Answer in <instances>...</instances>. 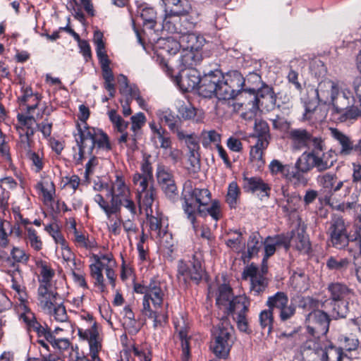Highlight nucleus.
<instances>
[{
  "label": "nucleus",
  "mask_w": 361,
  "mask_h": 361,
  "mask_svg": "<svg viewBox=\"0 0 361 361\" xmlns=\"http://www.w3.org/2000/svg\"><path fill=\"white\" fill-rule=\"evenodd\" d=\"M164 6V18L162 20V29H165V23L170 22L174 25L181 23L184 19L176 17L186 16L191 10L188 0H161Z\"/></svg>",
  "instance_id": "7"
},
{
  "label": "nucleus",
  "mask_w": 361,
  "mask_h": 361,
  "mask_svg": "<svg viewBox=\"0 0 361 361\" xmlns=\"http://www.w3.org/2000/svg\"><path fill=\"white\" fill-rule=\"evenodd\" d=\"M49 314L54 316L56 321L61 322L66 321L68 318L66 308L61 302H58L54 305L51 310V314Z\"/></svg>",
  "instance_id": "56"
},
{
  "label": "nucleus",
  "mask_w": 361,
  "mask_h": 361,
  "mask_svg": "<svg viewBox=\"0 0 361 361\" xmlns=\"http://www.w3.org/2000/svg\"><path fill=\"white\" fill-rule=\"evenodd\" d=\"M250 94H254L256 97V103L259 106H264L266 108H272L276 104V96L272 89L267 86H263L256 91L255 89H244L238 92L241 98L250 99Z\"/></svg>",
  "instance_id": "13"
},
{
  "label": "nucleus",
  "mask_w": 361,
  "mask_h": 361,
  "mask_svg": "<svg viewBox=\"0 0 361 361\" xmlns=\"http://www.w3.org/2000/svg\"><path fill=\"white\" fill-rule=\"evenodd\" d=\"M337 176L336 174L326 173L322 176H318V182L330 194L334 183H336Z\"/></svg>",
  "instance_id": "50"
},
{
  "label": "nucleus",
  "mask_w": 361,
  "mask_h": 361,
  "mask_svg": "<svg viewBox=\"0 0 361 361\" xmlns=\"http://www.w3.org/2000/svg\"><path fill=\"white\" fill-rule=\"evenodd\" d=\"M41 279H39V287H53L51 280L54 275V272L47 266H43L41 269Z\"/></svg>",
  "instance_id": "51"
},
{
  "label": "nucleus",
  "mask_w": 361,
  "mask_h": 361,
  "mask_svg": "<svg viewBox=\"0 0 361 361\" xmlns=\"http://www.w3.org/2000/svg\"><path fill=\"white\" fill-rule=\"evenodd\" d=\"M310 140V146L311 145L312 147V150H315L319 153L324 152L325 143L324 140L322 137L314 136V135L311 133V138Z\"/></svg>",
  "instance_id": "64"
},
{
  "label": "nucleus",
  "mask_w": 361,
  "mask_h": 361,
  "mask_svg": "<svg viewBox=\"0 0 361 361\" xmlns=\"http://www.w3.org/2000/svg\"><path fill=\"white\" fill-rule=\"evenodd\" d=\"M107 195L111 197L110 203L111 204L114 203V205L116 206L118 205V201L120 202L121 200L127 198V197L130 195V192L123 178L119 176H116V180L109 188Z\"/></svg>",
  "instance_id": "19"
},
{
  "label": "nucleus",
  "mask_w": 361,
  "mask_h": 361,
  "mask_svg": "<svg viewBox=\"0 0 361 361\" xmlns=\"http://www.w3.org/2000/svg\"><path fill=\"white\" fill-rule=\"evenodd\" d=\"M157 183L165 196L171 201H176L178 190L172 172L163 165H159L156 171Z\"/></svg>",
  "instance_id": "8"
},
{
  "label": "nucleus",
  "mask_w": 361,
  "mask_h": 361,
  "mask_svg": "<svg viewBox=\"0 0 361 361\" xmlns=\"http://www.w3.org/2000/svg\"><path fill=\"white\" fill-rule=\"evenodd\" d=\"M213 341L210 348L213 353L219 358L226 359L234 343V329L228 319H221V322L212 331Z\"/></svg>",
  "instance_id": "4"
},
{
  "label": "nucleus",
  "mask_w": 361,
  "mask_h": 361,
  "mask_svg": "<svg viewBox=\"0 0 361 361\" xmlns=\"http://www.w3.org/2000/svg\"><path fill=\"white\" fill-rule=\"evenodd\" d=\"M159 117L161 121L164 122L171 131L175 132V130H177L178 121L173 114L169 111H164L160 114Z\"/></svg>",
  "instance_id": "53"
},
{
  "label": "nucleus",
  "mask_w": 361,
  "mask_h": 361,
  "mask_svg": "<svg viewBox=\"0 0 361 361\" xmlns=\"http://www.w3.org/2000/svg\"><path fill=\"white\" fill-rule=\"evenodd\" d=\"M134 290L137 293L144 295L142 302V314L147 317H154L155 313L151 309L149 301H152L154 309L158 310L163 304L164 292L159 281L152 280L148 285L136 283Z\"/></svg>",
  "instance_id": "5"
},
{
  "label": "nucleus",
  "mask_w": 361,
  "mask_h": 361,
  "mask_svg": "<svg viewBox=\"0 0 361 361\" xmlns=\"http://www.w3.org/2000/svg\"><path fill=\"white\" fill-rule=\"evenodd\" d=\"M300 157L299 165L301 171H310L315 168L318 172H323L331 168L336 161L335 152L332 150L321 153L311 150L304 152Z\"/></svg>",
  "instance_id": "6"
},
{
  "label": "nucleus",
  "mask_w": 361,
  "mask_h": 361,
  "mask_svg": "<svg viewBox=\"0 0 361 361\" xmlns=\"http://www.w3.org/2000/svg\"><path fill=\"white\" fill-rule=\"evenodd\" d=\"M331 242L333 246L337 249H343L348 245V234H330Z\"/></svg>",
  "instance_id": "55"
},
{
  "label": "nucleus",
  "mask_w": 361,
  "mask_h": 361,
  "mask_svg": "<svg viewBox=\"0 0 361 361\" xmlns=\"http://www.w3.org/2000/svg\"><path fill=\"white\" fill-rule=\"evenodd\" d=\"M154 197V190L151 188L149 190H146L145 192L139 193L140 203H142L146 207H151Z\"/></svg>",
  "instance_id": "59"
},
{
  "label": "nucleus",
  "mask_w": 361,
  "mask_h": 361,
  "mask_svg": "<svg viewBox=\"0 0 361 361\" xmlns=\"http://www.w3.org/2000/svg\"><path fill=\"white\" fill-rule=\"evenodd\" d=\"M178 112L183 119L192 120L196 123L202 121L204 118L202 111L195 108L190 104L181 105Z\"/></svg>",
  "instance_id": "25"
},
{
  "label": "nucleus",
  "mask_w": 361,
  "mask_h": 361,
  "mask_svg": "<svg viewBox=\"0 0 361 361\" xmlns=\"http://www.w3.org/2000/svg\"><path fill=\"white\" fill-rule=\"evenodd\" d=\"M235 308L233 313H235L238 329L245 333H249L248 322L246 318V312L248 311L249 302L246 298H238L235 302Z\"/></svg>",
  "instance_id": "20"
},
{
  "label": "nucleus",
  "mask_w": 361,
  "mask_h": 361,
  "mask_svg": "<svg viewBox=\"0 0 361 361\" xmlns=\"http://www.w3.org/2000/svg\"><path fill=\"white\" fill-rule=\"evenodd\" d=\"M323 350L324 361H342L343 353L341 348L329 344L323 348Z\"/></svg>",
  "instance_id": "38"
},
{
  "label": "nucleus",
  "mask_w": 361,
  "mask_h": 361,
  "mask_svg": "<svg viewBox=\"0 0 361 361\" xmlns=\"http://www.w3.org/2000/svg\"><path fill=\"white\" fill-rule=\"evenodd\" d=\"M254 136L257 138V140L264 141L265 140L269 142L271 135L269 125L266 121L255 119Z\"/></svg>",
  "instance_id": "33"
},
{
  "label": "nucleus",
  "mask_w": 361,
  "mask_h": 361,
  "mask_svg": "<svg viewBox=\"0 0 361 361\" xmlns=\"http://www.w3.org/2000/svg\"><path fill=\"white\" fill-rule=\"evenodd\" d=\"M264 252L265 255L264 260L272 256L276 246H283L286 250L290 247V240L283 235H275L274 237H267L264 240Z\"/></svg>",
  "instance_id": "23"
},
{
  "label": "nucleus",
  "mask_w": 361,
  "mask_h": 361,
  "mask_svg": "<svg viewBox=\"0 0 361 361\" xmlns=\"http://www.w3.org/2000/svg\"><path fill=\"white\" fill-rule=\"evenodd\" d=\"M202 61V55L200 52L185 50L179 59V70H188L194 68Z\"/></svg>",
  "instance_id": "24"
},
{
  "label": "nucleus",
  "mask_w": 361,
  "mask_h": 361,
  "mask_svg": "<svg viewBox=\"0 0 361 361\" xmlns=\"http://www.w3.org/2000/svg\"><path fill=\"white\" fill-rule=\"evenodd\" d=\"M348 300H338L331 302L332 307L331 316L334 319L346 317L348 312Z\"/></svg>",
  "instance_id": "35"
},
{
  "label": "nucleus",
  "mask_w": 361,
  "mask_h": 361,
  "mask_svg": "<svg viewBox=\"0 0 361 361\" xmlns=\"http://www.w3.org/2000/svg\"><path fill=\"white\" fill-rule=\"evenodd\" d=\"M176 331L178 334V338L181 343L182 355L183 361H188L190 357V338L188 337L187 329L185 326L183 317L180 320L178 319L173 321Z\"/></svg>",
  "instance_id": "22"
},
{
  "label": "nucleus",
  "mask_w": 361,
  "mask_h": 361,
  "mask_svg": "<svg viewBox=\"0 0 361 361\" xmlns=\"http://www.w3.org/2000/svg\"><path fill=\"white\" fill-rule=\"evenodd\" d=\"M286 197V204L282 206L283 210L287 212L296 211L301 201V197L296 193H293L287 195Z\"/></svg>",
  "instance_id": "49"
},
{
  "label": "nucleus",
  "mask_w": 361,
  "mask_h": 361,
  "mask_svg": "<svg viewBox=\"0 0 361 361\" xmlns=\"http://www.w3.org/2000/svg\"><path fill=\"white\" fill-rule=\"evenodd\" d=\"M238 298H246L241 295L234 297L231 288L226 284H222L219 287L216 302L218 306L224 307L229 314L233 313V311L235 310V302Z\"/></svg>",
  "instance_id": "17"
},
{
  "label": "nucleus",
  "mask_w": 361,
  "mask_h": 361,
  "mask_svg": "<svg viewBox=\"0 0 361 361\" xmlns=\"http://www.w3.org/2000/svg\"><path fill=\"white\" fill-rule=\"evenodd\" d=\"M182 196L183 200V209L195 230L197 226L196 223L197 214L202 216L209 214L216 221L221 218V205L219 200H213L211 206L206 207L211 201V192L209 190L206 188H193L190 184L185 185Z\"/></svg>",
  "instance_id": "3"
},
{
  "label": "nucleus",
  "mask_w": 361,
  "mask_h": 361,
  "mask_svg": "<svg viewBox=\"0 0 361 361\" xmlns=\"http://www.w3.org/2000/svg\"><path fill=\"white\" fill-rule=\"evenodd\" d=\"M152 180L153 178H148L147 176H141L140 173H135L133 178L134 184L138 186V193L145 192L147 190L149 182Z\"/></svg>",
  "instance_id": "57"
},
{
  "label": "nucleus",
  "mask_w": 361,
  "mask_h": 361,
  "mask_svg": "<svg viewBox=\"0 0 361 361\" xmlns=\"http://www.w3.org/2000/svg\"><path fill=\"white\" fill-rule=\"evenodd\" d=\"M116 206L114 205V203L111 204L112 209V214H116L121 212V207H123L126 209L130 212L131 216L133 218L136 214V206L134 202L130 198L127 197V198H124L121 200L120 202H117Z\"/></svg>",
  "instance_id": "39"
},
{
  "label": "nucleus",
  "mask_w": 361,
  "mask_h": 361,
  "mask_svg": "<svg viewBox=\"0 0 361 361\" xmlns=\"http://www.w3.org/2000/svg\"><path fill=\"white\" fill-rule=\"evenodd\" d=\"M105 264L97 259L95 264L90 265V274L93 279H95V285H97L102 291L104 290V277L102 270L104 269Z\"/></svg>",
  "instance_id": "30"
},
{
  "label": "nucleus",
  "mask_w": 361,
  "mask_h": 361,
  "mask_svg": "<svg viewBox=\"0 0 361 361\" xmlns=\"http://www.w3.org/2000/svg\"><path fill=\"white\" fill-rule=\"evenodd\" d=\"M140 16L143 20L144 26L149 29H154L157 24V13L153 8L145 7L142 9Z\"/></svg>",
  "instance_id": "36"
},
{
  "label": "nucleus",
  "mask_w": 361,
  "mask_h": 361,
  "mask_svg": "<svg viewBox=\"0 0 361 361\" xmlns=\"http://www.w3.org/2000/svg\"><path fill=\"white\" fill-rule=\"evenodd\" d=\"M290 168V165L283 164L278 159H273L269 165V169L271 175L276 176L280 174L285 178L288 176Z\"/></svg>",
  "instance_id": "42"
},
{
  "label": "nucleus",
  "mask_w": 361,
  "mask_h": 361,
  "mask_svg": "<svg viewBox=\"0 0 361 361\" xmlns=\"http://www.w3.org/2000/svg\"><path fill=\"white\" fill-rule=\"evenodd\" d=\"M311 132L305 128H290L287 137L295 150L310 147Z\"/></svg>",
  "instance_id": "16"
},
{
  "label": "nucleus",
  "mask_w": 361,
  "mask_h": 361,
  "mask_svg": "<svg viewBox=\"0 0 361 361\" xmlns=\"http://www.w3.org/2000/svg\"><path fill=\"white\" fill-rule=\"evenodd\" d=\"M289 299L284 292H277L268 298L267 305L273 311L274 308L280 310L279 317L281 321L290 319L295 313L296 307L293 304H288Z\"/></svg>",
  "instance_id": "10"
},
{
  "label": "nucleus",
  "mask_w": 361,
  "mask_h": 361,
  "mask_svg": "<svg viewBox=\"0 0 361 361\" xmlns=\"http://www.w3.org/2000/svg\"><path fill=\"white\" fill-rule=\"evenodd\" d=\"M189 262L190 264H187L182 260L178 262V279L180 281L182 279L185 283L188 280H192L198 283L202 280L204 273L201 262L195 256H193L192 259Z\"/></svg>",
  "instance_id": "12"
},
{
  "label": "nucleus",
  "mask_w": 361,
  "mask_h": 361,
  "mask_svg": "<svg viewBox=\"0 0 361 361\" xmlns=\"http://www.w3.org/2000/svg\"><path fill=\"white\" fill-rule=\"evenodd\" d=\"M195 23L190 21L187 17L184 18L181 23L174 25L170 22L165 23V29L169 33L178 34V44L184 50L188 49V47L191 42L192 36L195 34L190 32L195 27Z\"/></svg>",
  "instance_id": "11"
},
{
  "label": "nucleus",
  "mask_w": 361,
  "mask_h": 361,
  "mask_svg": "<svg viewBox=\"0 0 361 361\" xmlns=\"http://www.w3.org/2000/svg\"><path fill=\"white\" fill-rule=\"evenodd\" d=\"M349 264V260L347 258L330 257L326 261V267L329 270L340 273L345 271L348 269Z\"/></svg>",
  "instance_id": "34"
},
{
  "label": "nucleus",
  "mask_w": 361,
  "mask_h": 361,
  "mask_svg": "<svg viewBox=\"0 0 361 361\" xmlns=\"http://www.w3.org/2000/svg\"><path fill=\"white\" fill-rule=\"evenodd\" d=\"M244 83V78L237 71L224 75L221 71L215 70L202 77L199 94L206 98L215 97L223 100L234 99L238 95Z\"/></svg>",
  "instance_id": "2"
},
{
  "label": "nucleus",
  "mask_w": 361,
  "mask_h": 361,
  "mask_svg": "<svg viewBox=\"0 0 361 361\" xmlns=\"http://www.w3.org/2000/svg\"><path fill=\"white\" fill-rule=\"evenodd\" d=\"M124 317L126 319H128V323L126 324L131 329H130V333L135 334L139 329L135 327L136 320L135 319V315L133 312L131 308L129 306H126L123 309Z\"/></svg>",
  "instance_id": "60"
},
{
  "label": "nucleus",
  "mask_w": 361,
  "mask_h": 361,
  "mask_svg": "<svg viewBox=\"0 0 361 361\" xmlns=\"http://www.w3.org/2000/svg\"><path fill=\"white\" fill-rule=\"evenodd\" d=\"M331 242L333 246L337 249H343L348 245V234H330Z\"/></svg>",
  "instance_id": "54"
},
{
  "label": "nucleus",
  "mask_w": 361,
  "mask_h": 361,
  "mask_svg": "<svg viewBox=\"0 0 361 361\" xmlns=\"http://www.w3.org/2000/svg\"><path fill=\"white\" fill-rule=\"evenodd\" d=\"M240 195V189L236 182L233 181L228 185L226 202L231 207H235Z\"/></svg>",
  "instance_id": "46"
},
{
  "label": "nucleus",
  "mask_w": 361,
  "mask_h": 361,
  "mask_svg": "<svg viewBox=\"0 0 361 361\" xmlns=\"http://www.w3.org/2000/svg\"><path fill=\"white\" fill-rule=\"evenodd\" d=\"M268 285V282L266 278L264 276L255 278L250 281V293L253 295H259L260 293H263L267 286Z\"/></svg>",
  "instance_id": "43"
},
{
  "label": "nucleus",
  "mask_w": 361,
  "mask_h": 361,
  "mask_svg": "<svg viewBox=\"0 0 361 361\" xmlns=\"http://www.w3.org/2000/svg\"><path fill=\"white\" fill-rule=\"evenodd\" d=\"M331 293V302L338 300H348L351 294L350 289L344 284L335 283L329 286Z\"/></svg>",
  "instance_id": "26"
},
{
  "label": "nucleus",
  "mask_w": 361,
  "mask_h": 361,
  "mask_svg": "<svg viewBox=\"0 0 361 361\" xmlns=\"http://www.w3.org/2000/svg\"><path fill=\"white\" fill-rule=\"evenodd\" d=\"M20 318L27 324L29 330L37 331V330L41 326V324L36 320V318L33 313L27 312L20 316Z\"/></svg>",
  "instance_id": "58"
},
{
  "label": "nucleus",
  "mask_w": 361,
  "mask_h": 361,
  "mask_svg": "<svg viewBox=\"0 0 361 361\" xmlns=\"http://www.w3.org/2000/svg\"><path fill=\"white\" fill-rule=\"evenodd\" d=\"M36 188L39 190L47 201H51L53 199V193L54 192V185L52 181L46 179L42 182L38 183Z\"/></svg>",
  "instance_id": "44"
},
{
  "label": "nucleus",
  "mask_w": 361,
  "mask_h": 361,
  "mask_svg": "<svg viewBox=\"0 0 361 361\" xmlns=\"http://www.w3.org/2000/svg\"><path fill=\"white\" fill-rule=\"evenodd\" d=\"M177 82L180 88L184 92H190L201 85L202 77L199 71L195 68L188 70H179V76Z\"/></svg>",
  "instance_id": "14"
},
{
  "label": "nucleus",
  "mask_w": 361,
  "mask_h": 361,
  "mask_svg": "<svg viewBox=\"0 0 361 361\" xmlns=\"http://www.w3.org/2000/svg\"><path fill=\"white\" fill-rule=\"evenodd\" d=\"M300 157H299L295 163V171L288 172L286 179L293 181L295 185H305L307 183V179L304 176L305 173L309 171H301L300 164Z\"/></svg>",
  "instance_id": "31"
},
{
  "label": "nucleus",
  "mask_w": 361,
  "mask_h": 361,
  "mask_svg": "<svg viewBox=\"0 0 361 361\" xmlns=\"http://www.w3.org/2000/svg\"><path fill=\"white\" fill-rule=\"evenodd\" d=\"M338 83L324 79L318 84L316 90L317 98L321 102L329 104L338 93Z\"/></svg>",
  "instance_id": "18"
},
{
  "label": "nucleus",
  "mask_w": 361,
  "mask_h": 361,
  "mask_svg": "<svg viewBox=\"0 0 361 361\" xmlns=\"http://www.w3.org/2000/svg\"><path fill=\"white\" fill-rule=\"evenodd\" d=\"M323 347L318 343H314L313 347L305 348L302 353L301 361H324Z\"/></svg>",
  "instance_id": "28"
},
{
  "label": "nucleus",
  "mask_w": 361,
  "mask_h": 361,
  "mask_svg": "<svg viewBox=\"0 0 361 361\" xmlns=\"http://www.w3.org/2000/svg\"><path fill=\"white\" fill-rule=\"evenodd\" d=\"M259 317L262 329L269 334L272 331L274 324L273 311L269 308L263 310L260 312Z\"/></svg>",
  "instance_id": "37"
},
{
  "label": "nucleus",
  "mask_w": 361,
  "mask_h": 361,
  "mask_svg": "<svg viewBox=\"0 0 361 361\" xmlns=\"http://www.w3.org/2000/svg\"><path fill=\"white\" fill-rule=\"evenodd\" d=\"M228 234H233L234 236L226 240V243L227 246L235 252H240V250H242L245 244L242 241V233L240 231H234L229 232Z\"/></svg>",
  "instance_id": "45"
},
{
  "label": "nucleus",
  "mask_w": 361,
  "mask_h": 361,
  "mask_svg": "<svg viewBox=\"0 0 361 361\" xmlns=\"http://www.w3.org/2000/svg\"><path fill=\"white\" fill-rule=\"evenodd\" d=\"M37 294L39 306L46 313L51 314L53 306L57 304V300L60 299L59 293L54 287H39Z\"/></svg>",
  "instance_id": "15"
},
{
  "label": "nucleus",
  "mask_w": 361,
  "mask_h": 361,
  "mask_svg": "<svg viewBox=\"0 0 361 361\" xmlns=\"http://www.w3.org/2000/svg\"><path fill=\"white\" fill-rule=\"evenodd\" d=\"M261 236L259 233H252L247 241V257L252 258L257 255L261 247Z\"/></svg>",
  "instance_id": "40"
},
{
  "label": "nucleus",
  "mask_w": 361,
  "mask_h": 361,
  "mask_svg": "<svg viewBox=\"0 0 361 361\" xmlns=\"http://www.w3.org/2000/svg\"><path fill=\"white\" fill-rule=\"evenodd\" d=\"M203 147H208L212 143L216 145L221 142V135L215 130H202L200 135Z\"/></svg>",
  "instance_id": "41"
},
{
  "label": "nucleus",
  "mask_w": 361,
  "mask_h": 361,
  "mask_svg": "<svg viewBox=\"0 0 361 361\" xmlns=\"http://www.w3.org/2000/svg\"><path fill=\"white\" fill-rule=\"evenodd\" d=\"M11 255L16 262L27 263L29 259V255L25 253V250L18 247H13Z\"/></svg>",
  "instance_id": "63"
},
{
  "label": "nucleus",
  "mask_w": 361,
  "mask_h": 361,
  "mask_svg": "<svg viewBox=\"0 0 361 361\" xmlns=\"http://www.w3.org/2000/svg\"><path fill=\"white\" fill-rule=\"evenodd\" d=\"M329 317L322 310H313L306 317L307 329L314 337L325 335L329 328Z\"/></svg>",
  "instance_id": "9"
},
{
  "label": "nucleus",
  "mask_w": 361,
  "mask_h": 361,
  "mask_svg": "<svg viewBox=\"0 0 361 361\" xmlns=\"http://www.w3.org/2000/svg\"><path fill=\"white\" fill-rule=\"evenodd\" d=\"M27 239L32 247L36 250L42 249V243L37 236L35 230L31 228H27Z\"/></svg>",
  "instance_id": "62"
},
{
  "label": "nucleus",
  "mask_w": 361,
  "mask_h": 361,
  "mask_svg": "<svg viewBox=\"0 0 361 361\" xmlns=\"http://www.w3.org/2000/svg\"><path fill=\"white\" fill-rule=\"evenodd\" d=\"M78 133L75 135V139L78 152H76V148L73 147L75 152L73 158L75 164L79 165L82 164L87 156L90 157L85 165V176L88 177L92 173L94 167L98 165V159L93 155L94 149H95L97 153L99 149L109 151L111 147L108 135L101 129L94 128L82 129L78 126Z\"/></svg>",
  "instance_id": "1"
},
{
  "label": "nucleus",
  "mask_w": 361,
  "mask_h": 361,
  "mask_svg": "<svg viewBox=\"0 0 361 361\" xmlns=\"http://www.w3.org/2000/svg\"><path fill=\"white\" fill-rule=\"evenodd\" d=\"M90 345V355L92 361H100L98 353L102 348V344L98 341V336H92L88 341Z\"/></svg>",
  "instance_id": "52"
},
{
  "label": "nucleus",
  "mask_w": 361,
  "mask_h": 361,
  "mask_svg": "<svg viewBox=\"0 0 361 361\" xmlns=\"http://www.w3.org/2000/svg\"><path fill=\"white\" fill-rule=\"evenodd\" d=\"M246 99L247 100V102L242 103L241 105H245L247 110L242 113L241 116L245 120L251 121L255 118L259 106L257 104L256 97L254 94H250V99Z\"/></svg>",
  "instance_id": "32"
},
{
  "label": "nucleus",
  "mask_w": 361,
  "mask_h": 361,
  "mask_svg": "<svg viewBox=\"0 0 361 361\" xmlns=\"http://www.w3.org/2000/svg\"><path fill=\"white\" fill-rule=\"evenodd\" d=\"M295 248L304 253H308L311 249L309 237L304 229L298 230L297 233L292 237Z\"/></svg>",
  "instance_id": "29"
},
{
  "label": "nucleus",
  "mask_w": 361,
  "mask_h": 361,
  "mask_svg": "<svg viewBox=\"0 0 361 361\" xmlns=\"http://www.w3.org/2000/svg\"><path fill=\"white\" fill-rule=\"evenodd\" d=\"M331 136L341 145V153L348 154L353 149V144L350 138L341 131L335 128H329Z\"/></svg>",
  "instance_id": "27"
},
{
  "label": "nucleus",
  "mask_w": 361,
  "mask_h": 361,
  "mask_svg": "<svg viewBox=\"0 0 361 361\" xmlns=\"http://www.w3.org/2000/svg\"><path fill=\"white\" fill-rule=\"evenodd\" d=\"M328 233L329 234H347L343 219L340 216H334L331 222Z\"/></svg>",
  "instance_id": "47"
},
{
  "label": "nucleus",
  "mask_w": 361,
  "mask_h": 361,
  "mask_svg": "<svg viewBox=\"0 0 361 361\" xmlns=\"http://www.w3.org/2000/svg\"><path fill=\"white\" fill-rule=\"evenodd\" d=\"M269 142L265 140L264 141L257 140L255 145L252 147L250 154L252 160H262L263 157V151L269 146Z\"/></svg>",
  "instance_id": "48"
},
{
  "label": "nucleus",
  "mask_w": 361,
  "mask_h": 361,
  "mask_svg": "<svg viewBox=\"0 0 361 361\" xmlns=\"http://www.w3.org/2000/svg\"><path fill=\"white\" fill-rule=\"evenodd\" d=\"M244 189L252 193L259 192L261 194V200L268 198L271 191L270 186L259 177H244Z\"/></svg>",
  "instance_id": "21"
},
{
  "label": "nucleus",
  "mask_w": 361,
  "mask_h": 361,
  "mask_svg": "<svg viewBox=\"0 0 361 361\" xmlns=\"http://www.w3.org/2000/svg\"><path fill=\"white\" fill-rule=\"evenodd\" d=\"M337 113H341L350 104L349 101L339 96V89L338 93L335 95L334 99L331 101Z\"/></svg>",
  "instance_id": "61"
}]
</instances>
